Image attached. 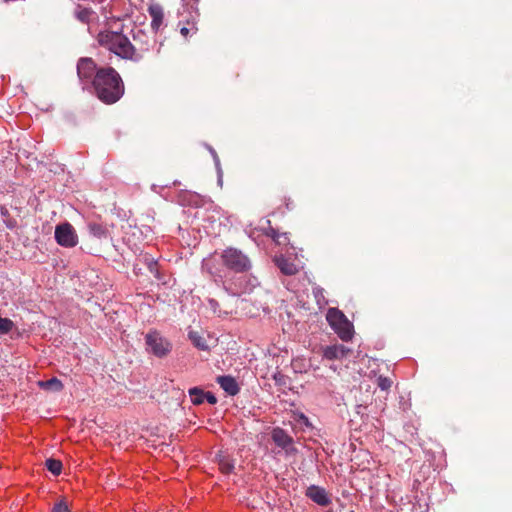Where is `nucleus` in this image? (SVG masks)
<instances>
[{
	"label": "nucleus",
	"instance_id": "1",
	"mask_svg": "<svg viewBox=\"0 0 512 512\" xmlns=\"http://www.w3.org/2000/svg\"><path fill=\"white\" fill-rule=\"evenodd\" d=\"M77 76L83 87L92 92L101 102L114 104L124 94V83L120 74L110 66L98 67L90 57L77 62Z\"/></svg>",
	"mask_w": 512,
	"mask_h": 512
},
{
	"label": "nucleus",
	"instance_id": "2",
	"mask_svg": "<svg viewBox=\"0 0 512 512\" xmlns=\"http://www.w3.org/2000/svg\"><path fill=\"white\" fill-rule=\"evenodd\" d=\"M98 44L116 56L131 61H139L141 55L122 32L105 29L97 35Z\"/></svg>",
	"mask_w": 512,
	"mask_h": 512
},
{
	"label": "nucleus",
	"instance_id": "3",
	"mask_svg": "<svg viewBox=\"0 0 512 512\" xmlns=\"http://www.w3.org/2000/svg\"><path fill=\"white\" fill-rule=\"evenodd\" d=\"M326 319L341 340L350 341L353 338V324L342 311L337 308H330L326 314Z\"/></svg>",
	"mask_w": 512,
	"mask_h": 512
},
{
	"label": "nucleus",
	"instance_id": "4",
	"mask_svg": "<svg viewBox=\"0 0 512 512\" xmlns=\"http://www.w3.org/2000/svg\"><path fill=\"white\" fill-rule=\"evenodd\" d=\"M145 343L147 352L158 358L166 357L172 350L171 342L156 329L145 335Z\"/></svg>",
	"mask_w": 512,
	"mask_h": 512
},
{
	"label": "nucleus",
	"instance_id": "5",
	"mask_svg": "<svg viewBox=\"0 0 512 512\" xmlns=\"http://www.w3.org/2000/svg\"><path fill=\"white\" fill-rule=\"evenodd\" d=\"M223 265L237 273H243L250 269L251 263L248 257L240 250L227 248L221 253Z\"/></svg>",
	"mask_w": 512,
	"mask_h": 512
},
{
	"label": "nucleus",
	"instance_id": "6",
	"mask_svg": "<svg viewBox=\"0 0 512 512\" xmlns=\"http://www.w3.org/2000/svg\"><path fill=\"white\" fill-rule=\"evenodd\" d=\"M55 241L64 248H74L79 243L78 234L69 222H63L55 227Z\"/></svg>",
	"mask_w": 512,
	"mask_h": 512
},
{
	"label": "nucleus",
	"instance_id": "7",
	"mask_svg": "<svg viewBox=\"0 0 512 512\" xmlns=\"http://www.w3.org/2000/svg\"><path fill=\"white\" fill-rule=\"evenodd\" d=\"M271 438L273 442L285 450L287 454H294L297 452V449L294 446L293 438L282 428L276 427L271 432Z\"/></svg>",
	"mask_w": 512,
	"mask_h": 512
},
{
	"label": "nucleus",
	"instance_id": "8",
	"mask_svg": "<svg viewBox=\"0 0 512 512\" xmlns=\"http://www.w3.org/2000/svg\"><path fill=\"white\" fill-rule=\"evenodd\" d=\"M275 263L280 271L285 275H295L301 268H303V266L295 263V260L286 256H279L275 258Z\"/></svg>",
	"mask_w": 512,
	"mask_h": 512
},
{
	"label": "nucleus",
	"instance_id": "9",
	"mask_svg": "<svg viewBox=\"0 0 512 512\" xmlns=\"http://www.w3.org/2000/svg\"><path fill=\"white\" fill-rule=\"evenodd\" d=\"M306 496L320 506H327L330 503V499L325 489L319 486L312 485L308 487L306 491Z\"/></svg>",
	"mask_w": 512,
	"mask_h": 512
},
{
	"label": "nucleus",
	"instance_id": "10",
	"mask_svg": "<svg viewBox=\"0 0 512 512\" xmlns=\"http://www.w3.org/2000/svg\"><path fill=\"white\" fill-rule=\"evenodd\" d=\"M148 14L151 18V29L158 32L164 21L163 8L159 4H151L148 7Z\"/></svg>",
	"mask_w": 512,
	"mask_h": 512
},
{
	"label": "nucleus",
	"instance_id": "11",
	"mask_svg": "<svg viewBox=\"0 0 512 512\" xmlns=\"http://www.w3.org/2000/svg\"><path fill=\"white\" fill-rule=\"evenodd\" d=\"M217 383L230 396H235L240 391L236 379L232 376H219L217 377Z\"/></svg>",
	"mask_w": 512,
	"mask_h": 512
},
{
	"label": "nucleus",
	"instance_id": "12",
	"mask_svg": "<svg viewBox=\"0 0 512 512\" xmlns=\"http://www.w3.org/2000/svg\"><path fill=\"white\" fill-rule=\"evenodd\" d=\"M349 352L343 345H331L327 346L323 350V357L328 360L343 359Z\"/></svg>",
	"mask_w": 512,
	"mask_h": 512
},
{
	"label": "nucleus",
	"instance_id": "13",
	"mask_svg": "<svg viewBox=\"0 0 512 512\" xmlns=\"http://www.w3.org/2000/svg\"><path fill=\"white\" fill-rule=\"evenodd\" d=\"M88 229L90 233L97 238L107 237L109 234L107 225L101 221H90L88 223Z\"/></svg>",
	"mask_w": 512,
	"mask_h": 512
},
{
	"label": "nucleus",
	"instance_id": "14",
	"mask_svg": "<svg viewBox=\"0 0 512 512\" xmlns=\"http://www.w3.org/2000/svg\"><path fill=\"white\" fill-rule=\"evenodd\" d=\"M37 385L43 390H54L61 391L63 389V383L56 377H53L46 381H38Z\"/></svg>",
	"mask_w": 512,
	"mask_h": 512
},
{
	"label": "nucleus",
	"instance_id": "15",
	"mask_svg": "<svg viewBox=\"0 0 512 512\" xmlns=\"http://www.w3.org/2000/svg\"><path fill=\"white\" fill-rule=\"evenodd\" d=\"M293 200L288 196H283L279 199V203L277 204L275 211L280 214H284L287 211H290L294 208Z\"/></svg>",
	"mask_w": 512,
	"mask_h": 512
},
{
	"label": "nucleus",
	"instance_id": "16",
	"mask_svg": "<svg viewBox=\"0 0 512 512\" xmlns=\"http://www.w3.org/2000/svg\"><path fill=\"white\" fill-rule=\"evenodd\" d=\"M291 366L295 372L303 373L307 371L309 363L305 357H295L291 361Z\"/></svg>",
	"mask_w": 512,
	"mask_h": 512
},
{
	"label": "nucleus",
	"instance_id": "17",
	"mask_svg": "<svg viewBox=\"0 0 512 512\" xmlns=\"http://www.w3.org/2000/svg\"><path fill=\"white\" fill-rule=\"evenodd\" d=\"M188 337L191 340V342L193 343V345L195 347H197L198 349L206 350L208 348L205 339L203 337H201L197 332L190 331L188 333Z\"/></svg>",
	"mask_w": 512,
	"mask_h": 512
},
{
	"label": "nucleus",
	"instance_id": "18",
	"mask_svg": "<svg viewBox=\"0 0 512 512\" xmlns=\"http://www.w3.org/2000/svg\"><path fill=\"white\" fill-rule=\"evenodd\" d=\"M189 395L194 405H200L205 401L204 392L200 388L194 387L189 389Z\"/></svg>",
	"mask_w": 512,
	"mask_h": 512
},
{
	"label": "nucleus",
	"instance_id": "19",
	"mask_svg": "<svg viewBox=\"0 0 512 512\" xmlns=\"http://www.w3.org/2000/svg\"><path fill=\"white\" fill-rule=\"evenodd\" d=\"M46 467L51 473H53L56 476L59 475L62 471V463L59 460L48 459L46 461Z\"/></svg>",
	"mask_w": 512,
	"mask_h": 512
},
{
	"label": "nucleus",
	"instance_id": "20",
	"mask_svg": "<svg viewBox=\"0 0 512 512\" xmlns=\"http://www.w3.org/2000/svg\"><path fill=\"white\" fill-rule=\"evenodd\" d=\"M219 469L222 473L229 474L234 469V464L228 457H223L219 461Z\"/></svg>",
	"mask_w": 512,
	"mask_h": 512
},
{
	"label": "nucleus",
	"instance_id": "21",
	"mask_svg": "<svg viewBox=\"0 0 512 512\" xmlns=\"http://www.w3.org/2000/svg\"><path fill=\"white\" fill-rule=\"evenodd\" d=\"M14 323L9 318L0 317V334H7L12 330Z\"/></svg>",
	"mask_w": 512,
	"mask_h": 512
},
{
	"label": "nucleus",
	"instance_id": "22",
	"mask_svg": "<svg viewBox=\"0 0 512 512\" xmlns=\"http://www.w3.org/2000/svg\"><path fill=\"white\" fill-rule=\"evenodd\" d=\"M53 512H71L66 499H60L53 507Z\"/></svg>",
	"mask_w": 512,
	"mask_h": 512
},
{
	"label": "nucleus",
	"instance_id": "23",
	"mask_svg": "<svg viewBox=\"0 0 512 512\" xmlns=\"http://www.w3.org/2000/svg\"><path fill=\"white\" fill-rule=\"evenodd\" d=\"M377 384L382 390H388L392 385V381L387 377L380 376L377 379Z\"/></svg>",
	"mask_w": 512,
	"mask_h": 512
},
{
	"label": "nucleus",
	"instance_id": "24",
	"mask_svg": "<svg viewBox=\"0 0 512 512\" xmlns=\"http://www.w3.org/2000/svg\"><path fill=\"white\" fill-rule=\"evenodd\" d=\"M204 398L205 400L209 403V404H216L217 402V398L215 397V395H213L212 393L210 392H207L205 393L204 392Z\"/></svg>",
	"mask_w": 512,
	"mask_h": 512
},
{
	"label": "nucleus",
	"instance_id": "25",
	"mask_svg": "<svg viewBox=\"0 0 512 512\" xmlns=\"http://www.w3.org/2000/svg\"><path fill=\"white\" fill-rule=\"evenodd\" d=\"M269 235L272 237V239H273L274 241H276V242H277V243H279V244L281 243V237H282V236H284V237L286 238V236H285V235H281L280 233H278V232H277V231H275L274 229H271V233H270Z\"/></svg>",
	"mask_w": 512,
	"mask_h": 512
},
{
	"label": "nucleus",
	"instance_id": "26",
	"mask_svg": "<svg viewBox=\"0 0 512 512\" xmlns=\"http://www.w3.org/2000/svg\"><path fill=\"white\" fill-rule=\"evenodd\" d=\"M191 29L187 27H182L180 29L181 35H183L185 38L190 34Z\"/></svg>",
	"mask_w": 512,
	"mask_h": 512
},
{
	"label": "nucleus",
	"instance_id": "27",
	"mask_svg": "<svg viewBox=\"0 0 512 512\" xmlns=\"http://www.w3.org/2000/svg\"><path fill=\"white\" fill-rule=\"evenodd\" d=\"M313 293H314L315 297L322 296L323 290H322V288L317 287V288H314Z\"/></svg>",
	"mask_w": 512,
	"mask_h": 512
}]
</instances>
